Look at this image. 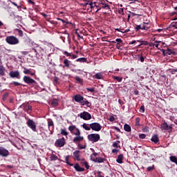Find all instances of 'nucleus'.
Returning <instances> with one entry per match:
<instances>
[{
  "label": "nucleus",
  "instance_id": "7ed1b4c3",
  "mask_svg": "<svg viewBox=\"0 0 177 177\" xmlns=\"http://www.w3.org/2000/svg\"><path fill=\"white\" fill-rule=\"evenodd\" d=\"M90 142H96L100 140V135L97 133H91L88 136Z\"/></svg>",
  "mask_w": 177,
  "mask_h": 177
},
{
  "label": "nucleus",
  "instance_id": "e433bc0d",
  "mask_svg": "<svg viewBox=\"0 0 177 177\" xmlns=\"http://www.w3.org/2000/svg\"><path fill=\"white\" fill-rule=\"evenodd\" d=\"M82 163L83 164V165H84L86 169H89V165H88V162L86 161L83 160Z\"/></svg>",
  "mask_w": 177,
  "mask_h": 177
},
{
  "label": "nucleus",
  "instance_id": "393cba45",
  "mask_svg": "<svg viewBox=\"0 0 177 177\" xmlns=\"http://www.w3.org/2000/svg\"><path fill=\"white\" fill-rule=\"evenodd\" d=\"M76 62H79L80 63H86L87 59L85 57H82L76 59Z\"/></svg>",
  "mask_w": 177,
  "mask_h": 177
},
{
  "label": "nucleus",
  "instance_id": "7c9ffc66",
  "mask_svg": "<svg viewBox=\"0 0 177 177\" xmlns=\"http://www.w3.org/2000/svg\"><path fill=\"white\" fill-rule=\"evenodd\" d=\"M124 131H126V132H130L131 126H129V124H124Z\"/></svg>",
  "mask_w": 177,
  "mask_h": 177
},
{
  "label": "nucleus",
  "instance_id": "f8f14e48",
  "mask_svg": "<svg viewBox=\"0 0 177 177\" xmlns=\"http://www.w3.org/2000/svg\"><path fill=\"white\" fill-rule=\"evenodd\" d=\"M21 109H24L25 111L30 113L31 111V106L28 104H23L19 106Z\"/></svg>",
  "mask_w": 177,
  "mask_h": 177
},
{
  "label": "nucleus",
  "instance_id": "0e129e2a",
  "mask_svg": "<svg viewBox=\"0 0 177 177\" xmlns=\"http://www.w3.org/2000/svg\"><path fill=\"white\" fill-rule=\"evenodd\" d=\"M80 149H86V145L82 146V145H79Z\"/></svg>",
  "mask_w": 177,
  "mask_h": 177
},
{
  "label": "nucleus",
  "instance_id": "b1692460",
  "mask_svg": "<svg viewBox=\"0 0 177 177\" xmlns=\"http://www.w3.org/2000/svg\"><path fill=\"white\" fill-rule=\"evenodd\" d=\"M169 160L170 161H171V162H174V164H176V165H177V158L175 156H171L169 157Z\"/></svg>",
  "mask_w": 177,
  "mask_h": 177
},
{
  "label": "nucleus",
  "instance_id": "20e7f679",
  "mask_svg": "<svg viewBox=\"0 0 177 177\" xmlns=\"http://www.w3.org/2000/svg\"><path fill=\"white\" fill-rule=\"evenodd\" d=\"M26 124L33 132H37V125H35V122H34V120L28 119Z\"/></svg>",
  "mask_w": 177,
  "mask_h": 177
},
{
  "label": "nucleus",
  "instance_id": "39448f33",
  "mask_svg": "<svg viewBox=\"0 0 177 177\" xmlns=\"http://www.w3.org/2000/svg\"><path fill=\"white\" fill-rule=\"evenodd\" d=\"M90 127L93 131H95V132H99V131L102 130V126L98 122L90 124Z\"/></svg>",
  "mask_w": 177,
  "mask_h": 177
},
{
  "label": "nucleus",
  "instance_id": "c03bdc74",
  "mask_svg": "<svg viewBox=\"0 0 177 177\" xmlns=\"http://www.w3.org/2000/svg\"><path fill=\"white\" fill-rule=\"evenodd\" d=\"M140 139H145L146 138V134L145 133H141L139 135Z\"/></svg>",
  "mask_w": 177,
  "mask_h": 177
},
{
  "label": "nucleus",
  "instance_id": "f257e3e1",
  "mask_svg": "<svg viewBox=\"0 0 177 177\" xmlns=\"http://www.w3.org/2000/svg\"><path fill=\"white\" fill-rule=\"evenodd\" d=\"M73 100L77 103H80L81 106H86L91 107V103L81 95V94H76L73 97Z\"/></svg>",
  "mask_w": 177,
  "mask_h": 177
},
{
  "label": "nucleus",
  "instance_id": "f704fd0d",
  "mask_svg": "<svg viewBox=\"0 0 177 177\" xmlns=\"http://www.w3.org/2000/svg\"><path fill=\"white\" fill-rule=\"evenodd\" d=\"M75 34L77 36L79 39H82L83 37L82 36H81V35H80V30H78V29L75 30Z\"/></svg>",
  "mask_w": 177,
  "mask_h": 177
},
{
  "label": "nucleus",
  "instance_id": "473e14b6",
  "mask_svg": "<svg viewBox=\"0 0 177 177\" xmlns=\"http://www.w3.org/2000/svg\"><path fill=\"white\" fill-rule=\"evenodd\" d=\"M76 129H77V127L75 126L72 125L68 127V131H70V132H71V133H73L74 130H75Z\"/></svg>",
  "mask_w": 177,
  "mask_h": 177
},
{
  "label": "nucleus",
  "instance_id": "4be33fe9",
  "mask_svg": "<svg viewBox=\"0 0 177 177\" xmlns=\"http://www.w3.org/2000/svg\"><path fill=\"white\" fill-rule=\"evenodd\" d=\"M160 44H161V41H156L155 43H151L149 46H156V48H158Z\"/></svg>",
  "mask_w": 177,
  "mask_h": 177
},
{
  "label": "nucleus",
  "instance_id": "bb28decb",
  "mask_svg": "<svg viewBox=\"0 0 177 177\" xmlns=\"http://www.w3.org/2000/svg\"><path fill=\"white\" fill-rule=\"evenodd\" d=\"M72 133L73 135H75V136H78L81 135V131H80V129H78V128H76V129H75Z\"/></svg>",
  "mask_w": 177,
  "mask_h": 177
},
{
  "label": "nucleus",
  "instance_id": "ddd939ff",
  "mask_svg": "<svg viewBox=\"0 0 177 177\" xmlns=\"http://www.w3.org/2000/svg\"><path fill=\"white\" fill-rule=\"evenodd\" d=\"M24 74H29L30 75H35V72H32V70L28 69L26 67H23Z\"/></svg>",
  "mask_w": 177,
  "mask_h": 177
},
{
  "label": "nucleus",
  "instance_id": "4d7b16f0",
  "mask_svg": "<svg viewBox=\"0 0 177 177\" xmlns=\"http://www.w3.org/2000/svg\"><path fill=\"white\" fill-rule=\"evenodd\" d=\"M147 169V171H153V169H154V166L148 167Z\"/></svg>",
  "mask_w": 177,
  "mask_h": 177
},
{
  "label": "nucleus",
  "instance_id": "49530a36",
  "mask_svg": "<svg viewBox=\"0 0 177 177\" xmlns=\"http://www.w3.org/2000/svg\"><path fill=\"white\" fill-rule=\"evenodd\" d=\"M12 84L15 85V86H19L21 85V84H20L17 82H12Z\"/></svg>",
  "mask_w": 177,
  "mask_h": 177
},
{
  "label": "nucleus",
  "instance_id": "13d9d810",
  "mask_svg": "<svg viewBox=\"0 0 177 177\" xmlns=\"http://www.w3.org/2000/svg\"><path fill=\"white\" fill-rule=\"evenodd\" d=\"M119 13H120V15H124V8H120V9L119 10Z\"/></svg>",
  "mask_w": 177,
  "mask_h": 177
},
{
  "label": "nucleus",
  "instance_id": "680f3d73",
  "mask_svg": "<svg viewBox=\"0 0 177 177\" xmlns=\"http://www.w3.org/2000/svg\"><path fill=\"white\" fill-rule=\"evenodd\" d=\"M140 59L141 63H143V62H145V57L143 56H141Z\"/></svg>",
  "mask_w": 177,
  "mask_h": 177
},
{
  "label": "nucleus",
  "instance_id": "cd10ccee",
  "mask_svg": "<svg viewBox=\"0 0 177 177\" xmlns=\"http://www.w3.org/2000/svg\"><path fill=\"white\" fill-rule=\"evenodd\" d=\"M93 161H94L95 162H99V163H100V162H103L104 161V158H96L95 159V160H93Z\"/></svg>",
  "mask_w": 177,
  "mask_h": 177
},
{
  "label": "nucleus",
  "instance_id": "c756f323",
  "mask_svg": "<svg viewBox=\"0 0 177 177\" xmlns=\"http://www.w3.org/2000/svg\"><path fill=\"white\" fill-rule=\"evenodd\" d=\"M61 135H63L64 136H67L68 135V133H67L66 129H61Z\"/></svg>",
  "mask_w": 177,
  "mask_h": 177
},
{
  "label": "nucleus",
  "instance_id": "8fccbe9b",
  "mask_svg": "<svg viewBox=\"0 0 177 177\" xmlns=\"http://www.w3.org/2000/svg\"><path fill=\"white\" fill-rule=\"evenodd\" d=\"M66 162L68 165H70V167H73L74 165L68 162V158H66Z\"/></svg>",
  "mask_w": 177,
  "mask_h": 177
},
{
  "label": "nucleus",
  "instance_id": "6ab92c4d",
  "mask_svg": "<svg viewBox=\"0 0 177 177\" xmlns=\"http://www.w3.org/2000/svg\"><path fill=\"white\" fill-rule=\"evenodd\" d=\"M74 168H75V171H77V172H82L83 171H84V169L82 167H80V165H78V164H75L74 165Z\"/></svg>",
  "mask_w": 177,
  "mask_h": 177
},
{
  "label": "nucleus",
  "instance_id": "5fc2aeb1",
  "mask_svg": "<svg viewBox=\"0 0 177 177\" xmlns=\"http://www.w3.org/2000/svg\"><path fill=\"white\" fill-rule=\"evenodd\" d=\"M64 54L65 55V56H67V57L71 56V53H70L67 51H64Z\"/></svg>",
  "mask_w": 177,
  "mask_h": 177
},
{
  "label": "nucleus",
  "instance_id": "79ce46f5",
  "mask_svg": "<svg viewBox=\"0 0 177 177\" xmlns=\"http://www.w3.org/2000/svg\"><path fill=\"white\" fill-rule=\"evenodd\" d=\"M86 91H88V92L93 93V92H95V88H93V87H92V88H86Z\"/></svg>",
  "mask_w": 177,
  "mask_h": 177
},
{
  "label": "nucleus",
  "instance_id": "58836bf2",
  "mask_svg": "<svg viewBox=\"0 0 177 177\" xmlns=\"http://www.w3.org/2000/svg\"><path fill=\"white\" fill-rule=\"evenodd\" d=\"M87 5L90 6V8H93V3L91 1H87L86 3H84V6H87Z\"/></svg>",
  "mask_w": 177,
  "mask_h": 177
},
{
  "label": "nucleus",
  "instance_id": "aec40b11",
  "mask_svg": "<svg viewBox=\"0 0 177 177\" xmlns=\"http://www.w3.org/2000/svg\"><path fill=\"white\" fill-rule=\"evenodd\" d=\"M122 160H124V155L120 154L118 156L116 161L118 162V164H122Z\"/></svg>",
  "mask_w": 177,
  "mask_h": 177
},
{
  "label": "nucleus",
  "instance_id": "4468645a",
  "mask_svg": "<svg viewBox=\"0 0 177 177\" xmlns=\"http://www.w3.org/2000/svg\"><path fill=\"white\" fill-rule=\"evenodd\" d=\"M82 140H84V137L81 136V135L76 136L73 138V142L74 143H80V142H82Z\"/></svg>",
  "mask_w": 177,
  "mask_h": 177
},
{
  "label": "nucleus",
  "instance_id": "c85d7f7f",
  "mask_svg": "<svg viewBox=\"0 0 177 177\" xmlns=\"http://www.w3.org/2000/svg\"><path fill=\"white\" fill-rule=\"evenodd\" d=\"M0 75H5V67L0 65Z\"/></svg>",
  "mask_w": 177,
  "mask_h": 177
},
{
  "label": "nucleus",
  "instance_id": "6e6552de",
  "mask_svg": "<svg viewBox=\"0 0 177 177\" xmlns=\"http://www.w3.org/2000/svg\"><path fill=\"white\" fill-rule=\"evenodd\" d=\"M55 145L57 147H63V146L66 145V140L64 139V138H59L55 141Z\"/></svg>",
  "mask_w": 177,
  "mask_h": 177
},
{
  "label": "nucleus",
  "instance_id": "423d86ee",
  "mask_svg": "<svg viewBox=\"0 0 177 177\" xmlns=\"http://www.w3.org/2000/svg\"><path fill=\"white\" fill-rule=\"evenodd\" d=\"M160 128L164 131H169V132H172V124L169 126L168 124L165 122L160 125Z\"/></svg>",
  "mask_w": 177,
  "mask_h": 177
},
{
  "label": "nucleus",
  "instance_id": "de8ad7c7",
  "mask_svg": "<svg viewBox=\"0 0 177 177\" xmlns=\"http://www.w3.org/2000/svg\"><path fill=\"white\" fill-rule=\"evenodd\" d=\"M135 28L136 31H139V30H142V26L137 25Z\"/></svg>",
  "mask_w": 177,
  "mask_h": 177
},
{
  "label": "nucleus",
  "instance_id": "bf43d9fd",
  "mask_svg": "<svg viewBox=\"0 0 177 177\" xmlns=\"http://www.w3.org/2000/svg\"><path fill=\"white\" fill-rule=\"evenodd\" d=\"M141 30H145L146 31H147V30H149V28H146V26L145 25H143L142 26H141Z\"/></svg>",
  "mask_w": 177,
  "mask_h": 177
},
{
  "label": "nucleus",
  "instance_id": "0eeeda50",
  "mask_svg": "<svg viewBox=\"0 0 177 177\" xmlns=\"http://www.w3.org/2000/svg\"><path fill=\"white\" fill-rule=\"evenodd\" d=\"M80 117V118H82V120H84L86 121L92 118V115H91L90 113L86 111L81 113Z\"/></svg>",
  "mask_w": 177,
  "mask_h": 177
},
{
  "label": "nucleus",
  "instance_id": "ea45409f",
  "mask_svg": "<svg viewBox=\"0 0 177 177\" xmlns=\"http://www.w3.org/2000/svg\"><path fill=\"white\" fill-rule=\"evenodd\" d=\"M171 28L177 30V22L171 23Z\"/></svg>",
  "mask_w": 177,
  "mask_h": 177
},
{
  "label": "nucleus",
  "instance_id": "864d4df0",
  "mask_svg": "<svg viewBox=\"0 0 177 177\" xmlns=\"http://www.w3.org/2000/svg\"><path fill=\"white\" fill-rule=\"evenodd\" d=\"M143 132H149V127H145L142 129Z\"/></svg>",
  "mask_w": 177,
  "mask_h": 177
},
{
  "label": "nucleus",
  "instance_id": "72a5a7b5",
  "mask_svg": "<svg viewBox=\"0 0 177 177\" xmlns=\"http://www.w3.org/2000/svg\"><path fill=\"white\" fill-rule=\"evenodd\" d=\"M64 64L65 67H69L70 66V61L68 59H66L64 60Z\"/></svg>",
  "mask_w": 177,
  "mask_h": 177
},
{
  "label": "nucleus",
  "instance_id": "a18cd8bd",
  "mask_svg": "<svg viewBox=\"0 0 177 177\" xmlns=\"http://www.w3.org/2000/svg\"><path fill=\"white\" fill-rule=\"evenodd\" d=\"M140 119L139 118H137L136 119V126H139L140 125Z\"/></svg>",
  "mask_w": 177,
  "mask_h": 177
},
{
  "label": "nucleus",
  "instance_id": "3c124183",
  "mask_svg": "<svg viewBox=\"0 0 177 177\" xmlns=\"http://www.w3.org/2000/svg\"><path fill=\"white\" fill-rule=\"evenodd\" d=\"M8 96H9V93H4L3 95V100H5V99H6L8 97Z\"/></svg>",
  "mask_w": 177,
  "mask_h": 177
},
{
  "label": "nucleus",
  "instance_id": "c9c22d12",
  "mask_svg": "<svg viewBox=\"0 0 177 177\" xmlns=\"http://www.w3.org/2000/svg\"><path fill=\"white\" fill-rule=\"evenodd\" d=\"M51 104L54 106L56 107V106H58L59 102H57V100H54L51 102Z\"/></svg>",
  "mask_w": 177,
  "mask_h": 177
},
{
  "label": "nucleus",
  "instance_id": "603ef678",
  "mask_svg": "<svg viewBox=\"0 0 177 177\" xmlns=\"http://www.w3.org/2000/svg\"><path fill=\"white\" fill-rule=\"evenodd\" d=\"M11 3L14 5V6H16L17 9H20V6H17V3H16L15 2L11 1Z\"/></svg>",
  "mask_w": 177,
  "mask_h": 177
},
{
  "label": "nucleus",
  "instance_id": "1a4fd4ad",
  "mask_svg": "<svg viewBox=\"0 0 177 177\" xmlns=\"http://www.w3.org/2000/svg\"><path fill=\"white\" fill-rule=\"evenodd\" d=\"M1 157H8L9 156V151L3 147H0Z\"/></svg>",
  "mask_w": 177,
  "mask_h": 177
},
{
  "label": "nucleus",
  "instance_id": "9d476101",
  "mask_svg": "<svg viewBox=\"0 0 177 177\" xmlns=\"http://www.w3.org/2000/svg\"><path fill=\"white\" fill-rule=\"evenodd\" d=\"M10 77L11 78H17L20 80V72L19 71H11L10 72Z\"/></svg>",
  "mask_w": 177,
  "mask_h": 177
},
{
  "label": "nucleus",
  "instance_id": "5701e85b",
  "mask_svg": "<svg viewBox=\"0 0 177 177\" xmlns=\"http://www.w3.org/2000/svg\"><path fill=\"white\" fill-rule=\"evenodd\" d=\"M151 140V142H153V143H158V136L157 135L153 136Z\"/></svg>",
  "mask_w": 177,
  "mask_h": 177
},
{
  "label": "nucleus",
  "instance_id": "774afa93",
  "mask_svg": "<svg viewBox=\"0 0 177 177\" xmlns=\"http://www.w3.org/2000/svg\"><path fill=\"white\" fill-rule=\"evenodd\" d=\"M157 32H161V31H162V29H157L156 30Z\"/></svg>",
  "mask_w": 177,
  "mask_h": 177
},
{
  "label": "nucleus",
  "instance_id": "2f4dec72",
  "mask_svg": "<svg viewBox=\"0 0 177 177\" xmlns=\"http://www.w3.org/2000/svg\"><path fill=\"white\" fill-rule=\"evenodd\" d=\"M75 78L78 84H80V85H82V79L81 77H80L79 76H76Z\"/></svg>",
  "mask_w": 177,
  "mask_h": 177
},
{
  "label": "nucleus",
  "instance_id": "052dcab7",
  "mask_svg": "<svg viewBox=\"0 0 177 177\" xmlns=\"http://www.w3.org/2000/svg\"><path fill=\"white\" fill-rule=\"evenodd\" d=\"M116 42H118V44H121V42H122V40L121 39H116Z\"/></svg>",
  "mask_w": 177,
  "mask_h": 177
},
{
  "label": "nucleus",
  "instance_id": "f3484780",
  "mask_svg": "<svg viewBox=\"0 0 177 177\" xmlns=\"http://www.w3.org/2000/svg\"><path fill=\"white\" fill-rule=\"evenodd\" d=\"M103 73H97L93 76V78H95L96 80H103Z\"/></svg>",
  "mask_w": 177,
  "mask_h": 177
},
{
  "label": "nucleus",
  "instance_id": "338daca9",
  "mask_svg": "<svg viewBox=\"0 0 177 177\" xmlns=\"http://www.w3.org/2000/svg\"><path fill=\"white\" fill-rule=\"evenodd\" d=\"M115 130H116L117 132H121V130L118 127H115Z\"/></svg>",
  "mask_w": 177,
  "mask_h": 177
},
{
  "label": "nucleus",
  "instance_id": "412c9836",
  "mask_svg": "<svg viewBox=\"0 0 177 177\" xmlns=\"http://www.w3.org/2000/svg\"><path fill=\"white\" fill-rule=\"evenodd\" d=\"M82 128H84V129H85V131H91V124H88L86 123H84L82 124Z\"/></svg>",
  "mask_w": 177,
  "mask_h": 177
},
{
  "label": "nucleus",
  "instance_id": "9b49d317",
  "mask_svg": "<svg viewBox=\"0 0 177 177\" xmlns=\"http://www.w3.org/2000/svg\"><path fill=\"white\" fill-rule=\"evenodd\" d=\"M23 81L26 84H35V80H34V79H32L28 76H24L23 78Z\"/></svg>",
  "mask_w": 177,
  "mask_h": 177
},
{
  "label": "nucleus",
  "instance_id": "09e8293b",
  "mask_svg": "<svg viewBox=\"0 0 177 177\" xmlns=\"http://www.w3.org/2000/svg\"><path fill=\"white\" fill-rule=\"evenodd\" d=\"M140 113H145V106H141L140 108Z\"/></svg>",
  "mask_w": 177,
  "mask_h": 177
},
{
  "label": "nucleus",
  "instance_id": "f03ea898",
  "mask_svg": "<svg viewBox=\"0 0 177 177\" xmlns=\"http://www.w3.org/2000/svg\"><path fill=\"white\" fill-rule=\"evenodd\" d=\"M6 42L9 45H17L19 44V39L15 36H8L6 37Z\"/></svg>",
  "mask_w": 177,
  "mask_h": 177
},
{
  "label": "nucleus",
  "instance_id": "e2e57ef3",
  "mask_svg": "<svg viewBox=\"0 0 177 177\" xmlns=\"http://www.w3.org/2000/svg\"><path fill=\"white\" fill-rule=\"evenodd\" d=\"M28 2H29V3H31L32 5H34V3H35L34 2V0H28Z\"/></svg>",
  "mask_w": 177,
  "mask_h": 177
},
{
  "label": "nucleus",
  "instance_id": "a878e982",
  "mask_svg": "<svg viewBox=\"0 0 177 177\" xmlns=\"http://www.w3.org/2000/svg\"><path fill=\"white\" fill-rule=\"evenodd\" d=\"M113 79L118 81V82H122V77L120 76H113Z\"/></svg>",
  "mask_w": 177,
  "mask_h": 177
},
{
  "label": "nucleus",
  "instance_id": "4c0bfd02",
  "mask_svg": "<svg viewBox=\"0 0 177 177\" xmlns=\"http://www.w3.org/2000/svg\"><path fill=\"white\" fill-rule=\"evenodd\" d=\"M97 156V153H93L92 155H91V158L92 160V161H95V160L96 158H95V157H96Z\"/></svg>",
  "mask_w": 177,
  "mask_h": 177
},
{
  "label": "nucleus",
  "instance_id": "69168bd1",
  "mask_svg": "<svg viewBox=\"0 0 177 177\" xmlns=\"http://www.w3.org/2000/svg\"><path fill=\"white\" fill-rule=\"evenodd\" d=\"M136 40H133V41H131L130 43H129V45H133V44H136Z\"/></svg>",
  "mask_w": 177,
  "mask_h": 177
},
{
  "label": "nucleus",
  "instance_id": "dca6fc26",
  "mask_svg": "<svg viewBox=\"0 0 177 177\" xmlns=\"http://www.w3.org/2000/svg\"><path fill=\"white\" fill-rule=\"evenodd\" d=\"M73 158H74V160H76L77 161H80V160H81L80 158V151H75L73 152Z\"/></svg>",
  "mask_w": 177,
  "mask_h": 177
},
{
  "label": "nucleus",
  "instance_id": "2eb2a0df",
  "mask_svg": "<svg viewBox=\"0 0 177 177\" xmlns=\"http://www.w3.org/2000/svg\"><path fill=\"white\" fill-rule=\"evenodd\" d=\"M162 52L165 56H167V55H174V52L169 48H167L166 50L162 49Z\"/></svg>",
  "mask_w": 177,
  "mask_h": 177
},
{
  "label": "nucleus",
  "instance_id": "a211bd4d",
  "mask_svg": "<svg viewBox=\"0 0 177 177\" xmlns=\"http://www.w3.org/2000/svg\"><path fill=\"white\" fill-rule=\"evenodd\" d=\"M48 129L49 131H53L54 124L52 120H48Z\"/></svg>",
  "mask_w": 177,
  "mask_h": 177
},
{
  "label": "nucleus",
  "instance_id": "a19ab883",
  "mask_svg": "<svg viewBox=\"0 0 177 177\" xmlns=\"http://www.w3.org/2000/svg\"><path fill=\"white\" fill-rule=\"evenodd\" d=\"M56 160H57V156L53 155V156L50 157V160H51V161H56Z\"/></svg>",
  "mask_w": 177,
  "mask_h": 177
},
{
  "label": "nucleus",
  "instance_id": "37998d69",
  "mask_svg": "<svg viewBox=\"0 0 177 177\" xmlns=\"http://www.w3.org/2000/svg\"><path fill=\"white\" fill-rule=\"evenodd\" d=\"M17 31L18 32L19 37H23V30L20 29H17Z\"/></svg>",
  "mask_w": 177,
  "mask_h": 177
},
{
  "label": "nucleus",
  "instance_id": "6e6d98bb",
  "mask_svg": "<svg viewBox=\"0 0 177 177\" xmlns=\"http://www.w3.org/2000/svg\"><path fill=\"white\" fill-rule=\"evenodd\" d=\"M129 31H130L129 29H126V30L122 29V31H121V32H122V34H125V32H129Z\"/></svg>",
  "mask_w": 177,
  "mask_h": 177
}]
</instances>
